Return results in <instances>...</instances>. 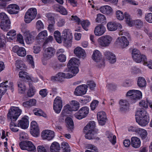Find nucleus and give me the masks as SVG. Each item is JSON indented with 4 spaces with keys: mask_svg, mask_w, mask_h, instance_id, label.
I'll use <instances>...</instances> for the list:
<instances>
[{
    "mask_svg": "<svg viewBox=\"0 0 152 152\" xmlns=\"http://www.w3.org/2000/svg\"><path fill=\"white\" fill-rule=\"evenodd\" d=\"M132 21L133 23V25L132 26L134 25L136 28L140 29L143 26L144 23L143 22L140 20L138 19L134 21L132 20Z\"/></svg>",
    "mask_w": 152,
    "mask_h": 152,
    "instance_id": "obj_47",
    "label": "nucleus"
},
{
    "mask_svg": "<svg viewBox=\"0 0 152 152\" xmlns=\"http://www.w3.org/2000/svg\"><path fill=\"white\" fill-rule=\"evenodd\" d=\"M16 35V31L14 29L11 30L7 33V38L8 40H9L10 39L13 40L15 38Z\"/></svg>",
    "mask_w": 152,
    "mask_h": 152,
    "instance_id": "obj_44",
    "label": "nucleus"
},
{
    "mask_svg": "<svg viewBox=\"0 0 152 152\" xmlns=\"http://www.w3.org/2000/svg\"><path fill=\"white\" fill-rule=\"evenodd\" d=\"M75 71L69 68L66 69L64 72L58 73L55 77H53L52 78H54L55 80H60L62 78L70 79L75 76L78 73V70L77 68H75Z\"/></svg>",
    "mask_w": 152,
    "mask_h": 152,
    "instance_id": "obj_2",
    "label": "nucleus"
},
{
    "mask_svg": "<svg viewBox=\"0 0 152 152\" xmlns=\"http://www.w3.org/2000/svg\"><path fill=\"white\" fill-rule=\"evenodd\" d=\"M97 118L100 125L103 126L105 124L107 118L104 112L102 111L98 112L97 114Z\"/></svg>",
    "mask_w": 152,
    "mask_h": 152,
    "instance_id": "obj_28",
    "label": "nucleus"
},
{
    "mask_svg": "<svg viewBox=\"0 0 152 152\" xmlns=\"http://www.w3.org/2000/svg\"><path fill=\"white\" fill-rule=\"evenodd\" d=\"M19 146L22 150L28 151H34L36 150V148L33 143L30 141L26 140L20 142Z\"/></svg>",
    "mask_w": 152,
    "mask_h": 152,
    "instance_id": "obj_10",
    "label": "nucleus"
},
{
    "mask_svg": "<svg viewBox=\"0 0 152 152\" xmlns=\"http://www.w3.org/2000/svg\"><path fill=\"white\" fill-rule=\"evenodd\" d=\"M87 132H84L85 134V137L86 138L89 139H97L96 131H86Z\"/></svg>",
    "mask_w": 152,
    "mask_h": 152,
    "instance_id": "obj_37",
    "label": "nucleus"
},
{
    "mask_svg": "<svg viewBox=\"0 0 152 152\" xmlns=\"http://www.w3.org/2000/svg\"><path fill=\"white\" fill-rule=\"evenodd\" d=\"M74 53L75 56L79 58L84 59L86 56V54L85 50L79 46H77L75 49Z\"/></svg>",
    "mask_w": 152,
    "mask_h": 152,
    "instance_id": "obj_29",
    "label": "nucleus"
},
{
    "mask_svg": "<svg viewBox=\"0 0 152 152\" xmlns=\"http://www.w3.org/2000/svg\"><path fill=\"white\" fill-rule=\"evenodd\" d=\"M18 86L19 92L21 94L24 93L26 90V87L23 83V82L20 81V82H18Z\"/></svg>",
    "mask_w": 152,
    "mask_h": 152,
    "instance_id": "obj_48",
    "label": "nucleus"
},
{
    "mask_svg": "<svg viewBox=\"0 0 152 152\" xmlns=\"http://www.w3.org/2000/svg\"><path fill=\"white\" fill-rule=\"evenodd\" d=\"M22 113V110L19 107L12 106L7 114V118L8 120L11 121H15L21 114Z\"/></svg>",
    "mask_w": 152,
    "mask_h": 152,
    "instance_id": "obj_4",
    "label": "nucleus"
},
{
    "mask_svg": "<svg viewBox=\"0 0 152 152\" xmlns=\"http://www.w3.org/2000/svg\"><path fill=\"white\" fill-rule=\"evenodd\" d=\"M126 96L130 98L132 102L135 103L138 100L142 98V93L140 90L131 89L127 92Z\"/></svg>",
    "mask_w": 152,
    "mask_h": 152,
    "instance_id": "obj_7",
    "label": "nucleus"
},
{
    "mask_svg": "<svg viewBox=\"0 0 152 152\" xmlns=\"http://www.w3.org/2000/svg\"><path fill=\"white\" fill-rule=\"evenodd\" d=\"M1 28L4 31H7L10 28V20L1 22L0 23Z\"/></svg>",
    "mask_w": 152,
    "mask_h": 152,
    "instance_id": "obj_45",
    "label": "nucleus"
},
{
    "mask_svg": "<svg viewBox=\"0 0 152 152\" xmlns=\"http://www.w3.org/2000/svg\"><path fill=\"white\" fill-rule=\"evenodd\" d=\"M29 88L27 92V95L29 97H32L33 96L36 92L35 89L32 86L29 85Z\"/></svg>",
    "mask_w": 152,
    "mask_h": 152,
    "instance_id": "obj_55",
    "label": "nucleus"
},
{
    "mask_svg": "<svg viewBox=\"0 0 152 152\" xmlns=\"http://www.w3.org/2000/svg\"><path fill=\"white\" fill-rule=\"evenodd\" d=\"M16 41L19 43L24 45V44L23 37L22 35L20 33L18 34L16 36Z\"/></svg>",
    "mask_w": 152,
    "mask_h": 152,
    "instance_id": "obj_63",
    "label": "nucleus"
},
{
    "mask_svg": "<svg viewBox=\"0 0 152 152\" xmlns=\"http://www.w3.org/2000/svg\"><path fill=\"white\" fill-rule=\"evenodd\" d=\"M41 136L43 139L50 141L54 138L55 133L54 131L50 130H45L42 132Z\"/></svg>",
    "mask_w": 152,
    "mask_h": 152,
    "instance_id": "obj_20",
    "label": "nucleus"
},
{
    "mask_svg": "<svg viewBox=\"0 0 152 152\" xmlns=\"http://www.w3.org/2000/svg\"><path fill=\"white\" fill-rule=\"evenodd\" d=\"M21 31L25 37V41L27 44L32 43L34 40V34L33 32H30L25 27H23Z\"/></svg>",
    "mask_w": 152,
    "mask_h": 152,
    "instance_id": "obj_9",
    "label": "nucleus"
},
{
    "mask_svg": "<svg viewBox=\"0 0 152 152\" xmlns=\"http://www.w3.org/2000/svg\"><path fill=\"white\" fill-rule=\"evenodd\" d=\"M29 117L27 115H24L18 120L17 122V126L23 129H27L29 126Z\"/></svg>",
    "mask_w": 152,
    "mask_h": 152,
    "instance_id": "obj_17",
    "label": "nucleus"
},
{
    "mask_svg": "<svg viewBox=\"0 0 152 152\" xmlns=\"http://www.w3.org/2000/svg\"><path fill=\"white\" fill-rule=\"evenodd\" d=\"M60 148L59 144L56 142H53L50 147V150L51 152H56V151L60 150Z\"/></svg>",
    "mask_w": 152,
    "mask_h": 152,
    "instance_id": "obj_42",
    "label": "nucleus"
},
{
    "mask_svg": "<svg viewBox=\"0 0 152 152\" xmlns=\"http://www.w3.org/2000/svg\"><path fill=\"white\" fill-rule=\"evenodd\" d=\"M129 44L126 38L124 36L118 37L115 42V44L117 46L122 48L126 47Z\"/></svg>",
    "mask_w": 152,
    "mask_h": 152,
    "instance_id": "obj_18",
    "label": "nucleus"
},
{
    "mask_svg": "<svg viewBox=\"0 0 152 152\" xmlns=\"http://www.w3.org/2000/svg\"><path fill=\"white\" fill-rule=\"evenodd\" d=\"M67 126L70 129H72L74 127L73 121L70 117H67L65 120Z\"/></svg>",
    "mask_w": 152,
    "mask_h": 152,
    "instance_id": "obj_54",
    "label": "nucleus"
},
{
    "mask_svg": "<svg viewBox=\"0 0 152 152\" xmlns=\"http://www.w3.org/2000/svg\"><path fill=\"white\" fill-rule=\"evenodd\" d=\"M37 14V10L35 8H31L29 9L25 15V22L28 23H30L35 18Z\"/></svg>",
    "mask_w": 152,
    "mask_h": 152,
    "instance_id": "obj_12",
    "label": "nucleus"
},
{
    "mask_svg": "<svg viewBox=\"0 0 152 152\" xmlns=\"http://www.w3.org/2000/svg\"><path fill=\"white\" fill-rule=\"evenodd\" d=\"M80 63V61L79 59L75 57H73L69 61L67 64V66L70 69L71 68L72 69L73 71H75V68H77L78 72L79 69L78 66Z\"/></svg>",
    "mask_w": 152,
    "mask_h": 152,
    "instance_id": "obj_26",
    "label": "nucleus"
},
{
    "mask_svg": "<svg viewBox=\"0 0 152 152\" xmlns=\"http://www.w3.org/2000/svg\"><path fill=\"white\" fill-rule=\"evenodd\" d=\"M89 109L87 106H84L80 108L78 112L75 114V117L80 120L86 117L89 113Z\"/></svg>",
    "mask_w": 152,
    "mask_h": 152,
    "instance_id": "obj_14",
    "label": "nucleus"
},
{
    "mask_svg": "<svg viewBox=\"0 0 152 152\" xmlns=\"http://www.w3.org/2000/svg\"><path fill=\"white\" fill-rule=\"evenodd\" d=\"M92 59L96 62H99V66L100 67H103L104 66V62L102 60V56L101 53L98 50H95L93 51L92 56Z\"/></svg>",
    "mask_w": 152,
    "mask_h": 152,
    "instance_id": "obj_13",
    "label": "nucleus"
},
{
    "mask_svg": "<svg viewBox=\"0 0 152 152\" xmlns=\"http://www.w3.org/2000/svg\"><path fill=\"white\" fill-rule=\"evenodd\" d=\"M63 152H70V147L69 144L66 142H64L61 144Z\"/></svg>",
    "mask_w": 152,
    "mask_h": 152,
    "instance_id": "obj_51",
    "label": "nucleus"
},
{
    "mask_svg": "<svg viewBox=\"0 0 152 152\" xmlns=\"http://www.w3.org/2000/svg\"><path fill=\"white\" fill-rule=\"evenodd\" d=\"M113 37L109 35H105L99 37L97 40V45L101 48L109 47L113 42Z\"/></svg>",
    "mask_w": 152,
    "mask_h": 152,
    "instance_id": "obj_3",
    "label": "nucleus"
},
{
    "mask_svg": "<svg viewBox=\"0 0 152 152\" xmlns=\"http://www.w3.org/2000/svg\"><path fill=\"white\" fill-rule=\"evenodd\" d=\"M54 36L56 41L59 43L62 42V39L60 32L58 30L54 32Z\"/></svg>",
    "mask_w": 152,
    "mask_h": 152,
    "instance_id": "obj_50",
    "label": "nucleus"
},
{
    "mask_svg": "<svg viewBox=\"0 0 152 152\" xmlns=\"http://www.w3.org/2000/svg\"><path fill=\"white\" fill-rule=\"evenodd\" d=\"M28 74L26 72L21 71L19 72V76L20 78L24 80L26 79L27 80V81H30V80L31 79V78Z\"/></svg>",
    "mask_w": 152,
    "mask_h": 152,
    "instance_id": "obj_49",
    "label": "nucleus"
},
{
    "mask_svg": "<svg viewBox=\"0 0 152 152\" xmlns=\"http://www.w3.org/2000/svg\"><path fill=\"white\" fill-rule=\"evenodd\" d=\"M70 105L66 104L64 107L61 114L62 116H66L72 111H76L80 107V104L76 100H72L70 102Z\"/></svg>",
    "mask_w": 152,
    "mask_h": 152,
    "instance_id": "obj_5",
    "label": "nucleus"
},
{
    "mask_svg": "<svg viewBox=\"0 0 152 152\" xmlns=\"http://www.w3.org/2000/svg\"><path fill=\"white\" fill-rule=\"evenodd\" d=\"M34 114L37 115L42 116L43 117H46V114L41 109H37L36 111L34 112Z\"/></svg>",
    "mask_w": 152,
    "mask_h": 152,
    "instance_id": "obj_62",
    "label": "nucleus"
},
{
    "mask_svg": "<svg viewBox=\"0 0 152 152\" xmlns=\"http://www.w3.org/2000/svg\"><path fill=\"white\" fill-rule=\"evenodd\" d=\"M12 51L17 53L19 56H25L26 55V51L24 48L20 47L18 46H15L12 48Z\"/></svg>",
    "mask_w": 152,
    "mask_h": 152,
    "instance_id": "obj_30",
    "label": "nucleus"
},
{
    "mask_svg": "<svg viewBox=\"0 0 152 152\" xmlns=\"http://www.w3.org/2000/svg\"><path fill=\"white\" fill-rule=\"evenodd\" d=\"M120 106V110L121 111H125L127 110V108L129 106V103L128 101L125 99H121L119 102Z\"/></svg>",
    "mask_w": 152,
    "mask_h": 152,
    "instance_id": "obj_36",
    "label": "nucleus"
},
{
    "mask_svg": "<svg viewBox=\"0 0 152 152\" xmlns=\"http://www.w3.org/2000/svg\"><path fill=\"white\" fill-rule=\"evenodd\" d=\"M37 101L35 99H32L29 100L24 102L23 103V106L25 107H29L34 106L36 104Z\"/></svg>",
    "mask_w": 152,
    "mask_h": 152,
    "instance_id": "obj_40",
    "label": "nucleus"
},
{
    "mask_svg": "<svg viewBox=\"0 0 152 152\" xmlns=\"http://www.w3.org/2000/svg\"><path fill=\"white\" fill-rule=\"evenodd\" d=\"M5 38L3 34H0V49L5 47Z\"/></svg>",
    "mask_w": 152,
    "mask_h": 152,
    "instance_id": "obj_56",
    "label": "nucleus"
},
{
    "mask_svg": "<svg viewBox=\"0 0 152 152\" xmlns=\"http://www.w3.org/2000/svg\"><path fill=\"white\" fill-rule=\"evenodd\" d=\"M141 143V141L139 138L136 137H132L131 138V145L134 148H136L140 147Z\"/></svg>",
    "mask_w": 152,
    "mask_h": 152,
    "instance_id": "obj_33",
    "label": "nucleus"
},
{
    "mask_svg": "<svg viewBox=\"0 0 152 152\" xmlns=\"http://www.w3.org/2000/svg\"><path fill=\"white\" fill-rule=\"evenodd\" d=\"M62 40L66 46L71 47L73 36L71 31L69 29H65L62 32Z\"/></svg>",
    "mask_w": 152,
    "mask_h": 152,
    "instance_id": "obj_8",
    "label": "nucleus"
},
{
    "mask_svg": "<svg viewBox=\"0 0 152 152\" xmlns=\"http://www.w3.org/2000/svg\"><path fill=\"white\" fill-rule=\"evenodd\" d=\"M136 122L141 126H145L149 123L150 116L148 113L144 109L138 110L135 114Z\"/></svg>",
    "mask_w": 152,
    "mask_h": 152,
    "instance_id": "obj_1",
    "label": "nucleus"
},
{
    "mask_svg": "<svg viewBox=\"0 0 152 152\" xmlns=\"http://www.w3.org/2000/svg\"><path fill=\"white\" fill-rule=\"evenodd\" d=\"M116 17L118 20H123L125 19L126 23L130 27H132L133 25L132 21V18L129 14L125 12L124 13L120 10H118L115 12Z\"/></svg>",
    "mask_w": 152,
    "mask_h": 152,
    "instance_id": "obj_6",
    "label": "nucleus"
},
{
    "mask_svg": "<svg viewBox=\"0 0 152 152\" xmlns=\"http://www.w3.org/2000/svg\"><path fill=\"white\" fill-rule=\"evenodd\" d=\"M145 18L147 22L152 23V13H149L146 14Z\"/></svg>",
    "mask_w": 152,
    "mask_h": 152,
    "instance_id": "obj_61",
    "label": "nucleus"
},
{
    "mask_svg": "<svg viewBox=\"0 0 152 152\" xmlns=\"http://www.w3.org/2000/svg\"><path fill=\"white\" fill-rule=\"evenodd\" d=\"M137 85L140 88L145 87L147 82L145 79L143 77H139L137 81Z\"/></svg>",
    "mask_w": 152,
    "mask_h": 152,
    "instance_id": "obj_41",
    "label": "nucleus"
},
{
    "mask_svg": "<svg viewBox=\"0 0 152 152\" xmlns=\"http://www.w3.org/2000/svg\"><path fill=\"white\" fill-rule=\"evenodd\" d=\"M55 52L54 48L51 47H48L45 49L43 57L42 58L44 64H46L45 61L46 60L49 59L54 55Z\"/></svg>",
    "mask_w": 152,
    "mask_h": 152,
    "instance_id": "obj_15",
    "label": "nucleus"
},
{
    "mask_svg": "<svg viewBox=\"0 0 152 152\" xmlns=\"http://www.w3.org/2000/svg\"><path fill=\"white\" fill-rule=\"evenodd\" d=\"M80 24H81L83 28L86 31L88 30V27L90 25V22L88 20H82L81 21Z\"/></svg>",
    "mask_w": 152,
    "mask_h": 152,
    "instance_id": "obj_52",
    "label": "nucleus"
},
{
    "mask_svg": "<svg viewBox=\"0 0 152 152\" xmlns=\"http://www.w3.org/2000/svg\"><path fill=\"white\" fill-rule=\"evenodd\" d=\"M17 125V123L16 124H15L12 122H11L10 123V128L12 131L14 132H16L19 130V129L17 128V127H18Z\"/></svg>",
    "mask_w": 152,
    "mask_h": 152,
    "instance_id": "obj_60",
    "label": "nucleus"
},
{
    "mask_svg": "<svg viewBox=\"0 0 152 152\" xmlns=\"http://www.w3.org/2000/svg\"><path fill=\"white\" fill-rule=\"evenodd\" d=\"M106 19L104 15L99 13L97 14L95 21L98 23H103L106 22Z\"/></svg>",
    "mask_w": 152,
    "mask_h": 152,
    "instance_id": "obj_46",
    "label": "nucleus"
},
{
    "mask_svg": "<svg viewBox=\"0 0 152 152\" xmlns=\"http://www.w3.org/2000/svg\"><path fill=\"white\" fill-rule=\"evenodd\" d=\"M95 122L94 121H90L84 127L83 129L84 132H87L86 131H96L95 129Z\"/></svg>",
    "mask_w": 152,
    "mask_h": 152,
    "instance_id": "obj_38",
    "label": "nucleus"
},
{
    "mask_svg": "<svg viewBox=\"0 0 152 152\" xmlns=\"http://www.w3.org/2000/svg\"><path fill=\"white\" fill-rule=\"evenodd\" d=\"M140 106L142 107L145 108H147L148 105L150 108L152 110V101L148 100H142L141 101L139 102Z\"/></svg>",
    "mask_w": 152,
    "mask_h": 152,
    "instance_id": "obj_35",
    "label": "nucleus"
},
{
    "mask_svg": "<svg viewBox=\"0 0 152 152\" xmlns=\"http://www.w3.org/2000/svg\"><path fill=\"white\" fill-rule=\"evenodd\" d=\"M26 58L27 62L31 65L33 68H34V64L33 57L31 55H28L26 56Z\"/></svg>",
    "mask_w": 152,
    "mask_h": 152,
    "instance_id": "obj_57",
    "label": "nucleus"
},
{
    "mask_svg": "<svg viewBox=\"0 0 152 152\" xmlns=\"http://www.w3.org/2000/svg\"><path fill=\"white\" fill-rule=\"evenodd\" d=\"M105 58L111 64H114L116 61V57L113 53L109 51H106L104 53Z\"/></svg>",
    "mask_w": 152,
    "mask_h": 152,
    "instance_id": "obj_25",
    "label": "nucleus"
},
{
    "mask_svg": "<svg viewBox=\"0 0 152 152\" xmlns=\"http://www.w3.org/2000/svg\"><path fill=\"white\" fill-rule=\"evenodd\" d=\"M20 7L17 5L12 4L7 6L6 10L10 14H16L18 13Z\"/></svg>",
    "mask_w": 152,
    "mask_h": 152,
    "instance_id": "obj_27",
    "label": "nucleus"
},
{
    "mask_svg": "<svg viewBox=\"0 0 152 152\" xmlns=\"http://www.w3.org/2000/svg\"><path fill=\"white\" fill-rule=\"evenodd\" d=\"M106 135L108 140L112 144L114 145L116 143V137L115 135H113L111 132L107 131L106 132Z\"/></svg>",
    "mask_w": 152,
    "mask_h": 152,
    "instance_id": "obj_39",
    "label": "nucleus"
},
{
    "mask_svg": "<svg viewBox=\"0 0 152 152\" xmlns=\"http://www.w3.org/2000/svg\"><path fill=\"white\" fill-rule=\"evenodd\" d=\"M107 27L109 31H116L118 28H121L122 26L120 23H117L114 21H110L107 24Z\"/></svg>",
    "mask_w": 152,
    "mask_h": 152,
    "instance_id": "obj_24",
    "label": "nucleus"
},
{
    "mask_svg": "<svg viewBox=\"0 0 152 152\" xmlns=\"http://www.w3.org/2000/svg\"><path fill=\"white\" fill-rule=\"evenodd\" d=\"M143 65L147 66L149 69H152V60H147V57L146 60L144 61Z\"/></svg>",
    "mask_w": 152,
    "mask_h": 152,
    "instance_id": "obj_59",
    "label": "nucleus"
},
{
    "mask_svg": "<svg viewBox=\"0 0 152 152\" xmlns=\"http://www.w3.org/2000/svg\"><path fill=\"white\" fill-rule=\"evenodd\" d=\"M99 10L101 13L107 15H111L113 12V8L108 5L102 6L99 8Z\"/></svg>",
    "mask_w": 152,
    "mask_h": 152,
    "instance_id": "obj_31",
    "label": "nucleus"
},
{
    "mask_svg": "<svg viewBox=\"0 0 152 152\" xmlns=\"http://www.w3.org/2000/svg\"><path fill=\"white\" fill-rule=\"evenodd\" d=\"M30 133L34 137H37L39 135V131L38 124L34 121H32L31 123Z\"/></svg>",
    "mask_w": 152,
    "mask_h": 152,
    "instance_id": "obj_21",
    "label": "nucleus"
},
{
    "mask_svg": "<svg viewBox=\"0 0 152 152\" xmlns=\"http://www.w3.org/2000/svg\"><path fill=\"white\" fill-rule=\"evenodd\" d=\"M106 31V29L105 26L102 24H99L95 27L94 33L95 35L99 37L103 35Z\"/></svg>",
    "mask_w": 152,
    "mask_h": 152,
    "instance_id": "obj_23",
    "label": "nucleus"
},
{
    "mask_svg": "<svg viewBox=\"0 0 152 152\" xmlns=\"http://www.w3.org/2000/svg\"><path fill=\"white\" fill-rule=\"evenodd\" d=\"M132 56L134 61L137 63L142 62L143 64L146 60V56L141 54L140 51L136 49H134L132 50Z\"/></svg>",
    "mask_w": 152,
    "mask_h": 152,
    "instance_id": "obj_11",
    "label": "nucleus"
},
{
    "mask_svg": "<svg viewBox=\"0 0 152 152\" xmlns=\"http://www.w3.org/2000/svg\"><path fill=\"white\" fill-rule=\"evenodd\" d=\"M88 86L86 84H82L77 86L75 89L74 94L77 96H82L86 94L88 90Z\"/></svg>",
    "mask_w": 152,
    "mask_h": 152,
    "instance_id": "obj_19",
    "label": "nucleus"
},
{
    "mask_svg": "<svg viewBox=\"0 0 152 152\" xmlns=\"http://www.w3.org/2000/svg\"><path fill=\"white\" fill-rule=\"evenodd\" d=\"M48 36L47 31L45 30L39 33L36 37V39L37 40L42 41L45 39Z\"/></svg>",
    "mask_w": 152,
    "mask_h": 152,
    "instance_id": "obj_43",
    "label": "nucleus"
},
{
    "mask_svg": "<svg viewBox=\"0 0 152 152\" xmlns=\"http://www.w3.org/2000/svg\"><path fill=\"white\" fill-rule=\"evenodd\" d=\"M15 65L17 68L20 70L24 69L26 68L25 65L23 62L20 60H17L16 61Z\"/></svg>",
    "mask_w": 152,
    "mask_h": 152,
    "instance_id": "obj_53",
    "label": "nucleus"
},
{
    "mask_svg": "<svg viewBox=\"0 0 152 152\" xmlns=\"http://www.w3.org/2000/svg\"><path fill=\"white\" fill-rule=\"evenodd\" d=\"M36 28L39 31L44 28V24L41 20H38L37 21L36 23Z\"/></svg>",
    "mask_w": 152,
    "mask_h": 152,
    "instance_id": "obj_64",
    "label": "nucleus"
},
{
    "mask_svg": "<svg viewBox=\"0 0 152 152\" xmlns=\"http://www.w3.org/2000/svg\"><path fill=\"white\" fill-rule=\"evenodd\" d=\"M136 134L142 140L146 139L148 135L147 131L144 129L141 128L138 129Z\"/></svg>",
    "mask_w": 152,
    "mask_h": 152,
    "instance_id": "obj_34",
    "label": "nucleus"
},
{
    "mask_svg": "<svg viewBox=\"0 0 152 152\" xmlns=\"http://www.w3.org/2000/svg\"><path fill=\"white\" fill-rule=\"evenodd\" d=\"M62 101L61 98L57 96L55 99L53 103V109L55 112L59 113L62 107Z\"/></svg>",
    "mask_w": 152,
    "mask_h": 152,
    "instance_id": "obj_16",
    "label": "nucleus"
},
{
    "mask_svg": "<svg viewBox=\"0 0 152 152\" xmlns=\"http://www.w3.org/2000/svg\"><path fill=\"white\" fill-rule=\"evenodd\" d=\"M46 17L48 19L49 23H51L50 24L48 27V29L50 32H53L55 30L54 27V24L55 23L54 20V15L52 13H48L46 15Z\"/></svg>",
    "mask_w": 152,
    "mask_h": 152,
    "instance_id": "obj_22",
    "label": "nucleus"
},
{
    "mask_svg": "<svg viewBox=\"0 0 152 152\" xmlns=\"http://www.w3.org/2000/svg\"><path fill=\"white\" fill-rule=\"evenodd\" d=\"M0 87L5 88L7 89H10L13 91L14 85L12 82L10 81L6 80L0 84Z\"/></svg>",
    "mask_w": 152,
    "mask_h": 152,
    "instance_id": "obj_32",
    "label": "nucleus"
},
{
    "mask_svg": "<svg viewBox=\"0 0 152 152\" xmlns=\"http://www.w3.org/2000/svg\"><path fill=\"white\" fill-rule=\"evenodd\" d=\"M0 19L1 20V22H4L9 21L10 20L6 13L4 12H1L0 13Z\"/></svg>",
    "mask_w": 152,
    "mask_h": 152,
    "instance_id": "obj_58",
    "label": "nucleus"
}]
</instances>
